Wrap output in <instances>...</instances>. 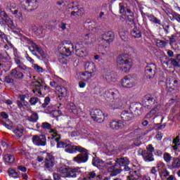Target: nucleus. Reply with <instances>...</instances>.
<instances>
[{"label":"nucleus","instance_id":"nucleus-1","mask_svg":"<svg viewBox=\"0 0 180 180\" xmlns=\"http://www.w3.org/2000/svg\"><path fill=\"white\" fill-rule=\"evenodd\" d=\"M46 133L51 134V137H48V139H54V141H56L57 143L58 148H67V147H71V141L68 140L60 141V140H61V136L56 132V130L53 129V126L49 122H46ZM55 137L57 138L54 139Z\"/></svg>","mask_w":180,"mask_h":180},{"label":"nucleus","instance_id":"nucleus-2","mask_svg":"<svg viewBox=\"0 0 180 180\" xmlns=\"http://www.w3.org/2000/svg\"><path fill=\"white\" fill-rule=\"evenodd\" d=\"M71 50H74V45L72 44H69L68 46H62L59 48L58 51L60 54L58 56V61L60 64H67V58H65L66 56H70Z\"/></svg>","mask_w":180,"mask_h":180},{"label":"nucleus","instance_id":"nucleus-3","mask_svg":"<svg viewBox=\"0 0 180 180\" xmlns=\"http://www.w3.org/2000/svg\"><path fill=\"white\" fill-rule=\"evenodd\" d=\"M76 150H77L78 153L80 154L77 155L76 157L74 158L73 160L77 164H82L86 162L88 160H89V153L88 150L82 147H76Z\"/></svg>","mask_w":180,"mask_h":180},{"label":"nucleus","instance_id":"nucleus-4","mask_svg":"<svg viewBox=\"0 0 180 180\" xmlns=\"http://www.w3.org/2000/svg\"><path fill=\"white\" fill-rule=\"evenodd\" d=\"M117 64L124 74L129 72L131 68V63L125 58L124 55H120L117 58Z\"/></svg>","mask_w":180,"mask_h":180},{"label":"nucleus","instance_id":"nucleus-5","mask_svg":"<svg viewBox=\"0 0 180 180\" xmlns=\"http://www.w3.org/2000/svg\"><path fill=\"white\" fill-rule=\"evenodd\" d=\"M157 73V65L151 63L145 68V77L146 79H153Z\"/></svg>","mask_w":180,"mask_h":180},{"label":"nucleus","instance_id":"nucleus-6","mask_svg":"<svg viewBox=\"0 0 180 180\" xmlns=\"http://www.w3.org/2000/svg\"><path fill=\"white\" fill-rule=\"evenodd\" d=\"M157 103V97L151 95V94H146L142 100V104L145 108L147 109H150L153 106Z\"/></svg>","mask_w":180,"mask_h":180},{"label":"nucleus","instance_id":"nucleus-7","mask_svg":"<svg viewBox=\"0 0 180 180\" xmlns=\"http://www.w3.org/2000/svg\"><path fill=\"white\" fill-rule=\"evenodd\" d=\"M90 115L93 120H94V122H97V123H102L105 119L103 112L99 109L91 110Z\"/></svg>","mask_w":180,"mask_h":180},{"label":"nucleus","instance_id":"nucleus-8","mask_svg":"<svg viewBox=\"0 0 180 180\" xmlns=\"http://www.w3.org/2000/svg\"><path fill=\"white\" fill-rule=\"evenodd\" d=\"M113 40H115V32L112 31H108L103 34L101 38V41H103V43H105L109 46V44H110Z\"/></svg>","mask_w":180,"mask_h":180},{"label":"nucleus","instance_id":"nucleus-9","mask_svg":"<svg viewBox=\"0 0 180 180\" xmlns=\"http://www.w3.org/2000/svg\"><path fill=\"white\" fill-rule=\"evenodd\" d=\"M44 85V82L42 79H39L38 81L32 82V86H33V92L34 94H39L40 96L41 95V91H43V86Z\"/></svg>","mask_w":180,"mask_h":180},{"label":"nucleus","instance_id":"nucleus-10","mask_svg":"<svg viewBox=\"0 0 180 180\" xmlns=\"http://www.w3.org/2000/svg\"><path fill=\"white\" fill-rule=\"evenodd\" d=\"M32 142L35 146H46V135H34L32 136Z\"/></svg>","mask_w":180,"mask_h":180},{"label":"nucleus","instance_id":"nucleus-11","mask_svg":"<svg viewBox=\"0 0 180 180\" xmlns=\"http://www.w3.org/2000/svg\"><path fill=\"white\" fill-rule=\"evenodd\" d=\"M53 167H54V156L50 153H47L46 158V168L50 172H53Z\"/></svg>","mask_w":180,"mask_h":180},{"label":"nucleus","instance_id":"nucleus-12","mask_svg":"<svg viewBox=\"0 0 180 180\" xmlns=\"http://www.w3.org/2000/svg\"><path fill=\"white\" fill-rule=\"evenodd\" d=\"M127 104V101L124 98H115V101H112L113 109H122L124 108Z\"/></svg>","mask_w":180,"mask_h":180},{"label":"nucleus","instance_id":"nucleus-13","mask_svg":"<svg viewBox=\"0 0 180 180\" xmlns=\"http://www.w3.org/2000/svg\"><path fill=\"white\" fill-rule=\"evenodd\" d=\"M121 119L124 122H130L134 119V115L129 110H124L121 112Z\"/></svg>","mask_w":180,"mask_h":180},{"label":"nucleus","instance_id":"nucleus-14","mask_svg":"<svg viewBox=\"0 0 180 180\" xmlns=\"http://www.w3.org/2000/svg\"><path fill=\"white\" fill-rule=\"evenodd\" d=\"M105 95H107L108 98H110V99L112 98L114 101H116V99L120 96L119 91L116 89H109L108 91H105Z\"/></svg>","mask_w":180,"mask_h":180},{"label":"nucleus","instance_id":"nucleus-15","mask_svg":"<svg viewBox=\"0 0 180 180\" xmlns=\"http://www.w3.org/2000/svg\"><path fill=\"white\" fill-rule=\"evenodd\" d=\"M82 171H81V168H70L69 170V174H68V178H77V176H79V175H82Z\"/></svg>","mask_w":180,"mask_h":180},{"label":"nucleus","instance_id":"nucleus-16","mask_svg":"<svg viewBox=\"0 0 180 180\" xmlns=\"http://www.w3.org/2000/svg\"><path fill=\"white\" fill-rule=\"evenodd\" d=\"M110 129L112 130H119V129H123L124 127V124H123V121H111L109 124Z\"/></svg>","mask_w":180,"mask_h":180},{"label":"nucleus","instance_id":"nucleus-17","mask_svg":"<svg viewBox=\"0 0 180 180\" xmlns=\"http://www.w3.org/2000/svg\"><path fill=\"white\" fill-rule=\"evenodd\" d=\"M84 69L86 70V74H94L96 71L95 63L94 62H86L84 64Z\"/></svg>","mask_w":180,"mask_h":180},{"label":"nucleus","instance_id":"nucleus-18","mask_svg":"<svg viewBox=\"0 0 180 180\" xmlns=\"http://www.w3.org/2000/svg\"><path fill=\"white\" fill-rule=\"evenodd\" d=\"M141 155H142L146 162H151L154 161V155H153V153H150L144 150H142Z\"/></svg>","mask_w":180,"mask_h":180},{"label":"nucleus","instance_id":"nucleus-19","mask_svg":"<svg viewBox=\"0 0 180 180\" xmlns=\"http://www.w3.org/2000/svg\"><path fill=\"white\" fill-rule=\"evenodd\" d=\"M122 86L124 88H133L134 86V82H133V79L129 77H124L121 82Z\"/></svg>","mask_w":180,"mask_h":180},{"label":"nucleus","instance_id":"nucleus-20","mask_svg":"<svg viewBox=\"0 0 180 180\" xmlns=\"http://www.w3.org/2000/svg\"><path fill=\"white\" fill-rule=\"evenodd\" d=\"M25 8H27V11H34V9H37V0H27Z\"/></svg>","mask_w":180,"mask_h":180},{"label":"nucleus","instance_id":"nucleus-21","mask_svg":"<svg viewBox=\"0 0 180 180\" xmlns=\"http://www.w3.org/2000/svg\"><path fill=\"white\" fill-rule=\"evenodd\" d=\"M24 130L25 128H23V126L22 124H18L13 131L15 135V137H17V139H20V137L23 136Z\"/></svg>","mask_w":180,"mask_h":180},{"label":"nucleus","instance_id":"nucleus-22","mask_svg":"<svg viewBox=\"0 0 180 180\" xmlns=\"http://www.w3.org/2000/svg\"><path fill=\"white\" fill-rule=\"evenodd\" d=\"M163 167H164V165L158 164L157 168H158L160 178H162V175L165 177L169 176V172H168L167 169H162Z\"/></svg>","mask_w":180,"mask_h":180},{"label":"nucleus","instance_id":"nucleus-23","mask_svg":"<svg viewBox=\"0 0 180 180\" xmlns=\"http://www.w3.org/2000/svg\"><path fill=\"white\" fill-rule=\"evenodd\" d=\"M56 91L58 92V98L60 101H63V98L67 96V89L64 86H56Z\"/></svg>","mask_w":180,"mask_h":180},{"label":"nucleus","instance_id":"nucleus-24","mask_svg":"<svg viewBox=\"0 0 180 180\" xmlns=\"http://www.w3.org/2000/svg\"><path fill=\"white\" fill-rule=\"evenodd\" d=\"M11 75L15 77V79H22V78H23L24 77L23 73L19 71V69L18 68H15L11 70Z\"/></svg>","mask_w":180,"mask_h":180},{"label":"nucleus","instance_id":"nucleus-25","mask_svg":"<svg viewBox=\"0 0 180 180\" xmlns=\"http://www.w3.org/2000/svg\"><path fill=\"white\" fill-rule=\"evenodd\" d=\"M116 162L120 165V167H124L130 164V160H129L127 158H117Z\"/></svg>","mask_w":180,"mask_h":180},{"label":"nucleus","instance_id":"nucleus-26","mask_svg":"<svg viewBox=\"0 0 180 180\" xmlns=\"http://www.w3.org/2000/svg\"><path fill=\"white\" fill-rule=\"evenodd\" d=\"M131 36L134 37V39H141L142 33L140 29L137 27H134L131 31Z\"/></svg>","mask_w":180,"mask_h":180},{"label":"nucleus","instance_id":"nucleus-27","mask_svg":"<svg viewBox=\"0 0 180 180\" xmlns=\"http://www.w3.org/2000/svg\"><path fill=\"white\" fill-rule=\"evenodd\" d=\"M46 110V113L51 115L52 117H57L58 116V110H56V108L53 105L48 106Z\"/></svg>","mask_w":180,"mask_h":180},{"label":"nucleus","instance_id":"nucleus-28","mask_svg":"<svg viewBox=\"0 0 180 180\" xmlns=\"http://www.w3.org/2000/svg\"><path fill=\"white\" fill-rule=\"evenodd\" d=\"M129 112L135 116H140V109L137 107V104H132L129 107Z\"/></svg>","mask_w":180,"mask_h":180},{"label":"nucleus","instance_id":"nucleus-29","mask_svg":"<svg viewBox=\"0 0 180 180\" xmlns=\"http://www.w3.org/2000/svg\"><path fill=\"white\" fill-rule=\"evenodd\" d=\"M70 168L67 166L61 167L59 169V172L63 175V178H68V174L70 172Z\"/></svg>","mask_w":180,"mask_h":180},{"label":"nucleus","instance_id":"nucleus-30","mask_svg":"<svg viewBox=\"0 0 180 180\" xmlns=\"http://www.w3.org/2000/svg\"><path fill=\"white\" fill-rule=\"evenodd\" d=\"M14 60H15V64L18 65L17 68L18 70H19V68L20 70H23L24 71H26V70H29V68H27L26 65H25L23 62H22V60H19V58H15Z\"/></svg>","mask_w":180,"mask_h":180},{"label":"nucleus","instance_id":"nucleus-31","mask_svg":"<svg viewBox=\"0 0 180 180\" xmlns=\"http://www.w3.org/2000/svg\"><path fill=\"white\" fill-rule=\"evenodd\" d=\"M129 180H138L140 179V174L137 173V171H130L129 176H127Z\"/></svg>","mask_w":180,"mask_h":180},{"label":"nucleus","instance_id":"nucleus-32","mask_svg":"<svg viewBox=\"0 0 180 180\" xmlns=\"http://www.w3.org/2000/svg\"><path fill=\"white\" fill-rule=\"evenodd\" d=\"M34 33L37 36H38L39 38L44 37V36H45L44 31L43 30V27H34Z\"/></svg>","mask_w":180,"mask_h":180},{"label":"nucleus","instance_id":"nucleus-33","mask_svg":"<svg viewBox=\"0 0 180 180\" xmlns=\"http://www.w3.org/2000/svg\"><path fill=\"white\" fill-rule=\"evenodd\" d=\"M179 81L175 79L172 82H167V88H170V89H172L175 91L176 89H178L179 86Z\"/></svg>","mask_w":180,"mask_h":180},{"label":"nucleus","instance_id":"nucleus-34","mask_svg":"<svg viewBox=\"0 0 180 180\" xmlns=\"http://www.w3.org/2000/svg\"><path fill=\"white\" fill-rule=\"evenodd\" d=\"M117 78V75L115 72H110L105 76V79L108 82H115Z\"/></svg>","mask_w":180,"mask_h":180},{"label":"nucleus","instance_id":"nucleus-35","mask_svg":"<svg viewBox=\"0 0 180 180\" xmlns=\"http://www.w3.org/2000/svg\"><path fill=\"white\" fill-rule=\"evenodd\" d=\"M8 58L9 55L6 51H3L0 53V63H6Z\"/></svg>","mask_w":180,"mask_h":180},{"label":"nucleus","instance_id":"nucleus-36","mask_svg":"<svg viewBox=\"0 0 180 180\" xmlns=\"http://www.w3.org/2000/svg\"><path fill=\"white\" fill-rule=\"evenodd\" d=\"M146 16L150 22H153V23L161 25V20H159L158 18H157V17L151 14L146 15Z\"/></svg>","mask_w":180,"mask_h":180},{"label":"nucleus","instance_id":"nucleus-37","mask_svg":"<svg viewBox=\"0 0 180 180\" xmlns=\"http://www.w3.org/2000/svg\"><path fill=\"white\" fill-rule=\"evenodd\" d=\"M161 106L157 105L156 106H155L153 108V109H152L147 115H146V117H153V116H154V115H155L157 113V112H158L160 109Z\"/></svg>","mask_w":180,"mask_h":180},{"label":"nucleus","instance_id":"nucleus-38","mask_svg":"<svg viewBox=\"0 0 180 180\" xmlns=\"http://www.w3.org/2000/svg\"><path fill=\"white\" fill-rule=\"evenodd\" d=\"M4 160L6 162H8V164H13L15 162V156L11 154H6L4 157Z\"/></svg>","mask_w":180,"mask_h":180},{"label":"nucleus","instance_id":"nucleus-39","mask_svg":"<svg viewBox=\"0 0 180 180\" xmlns=\"http://www.w3.org/2000/svg\"><path fill=\"white\" fill-rule=\"evenodd\" d=\"M4 22H5L6 25H7V26L10 27V29H16V26L15 25V23H13V20L11 19V18H7L4 20Z\"/></svg>","mask_w":180,"mask_h":180},{"label":"nucleus","instance_id":"nucleus-40","mask_svg":"<svg viewBox=\"0 0 180 180\" xmlns=\"http://www.w3.org/2000/svg\"><path fill=\"white\" fill-rule=\"evenodd\" d=\"M27 41H28V44H30L29 47L30 51H32V53H34V51L37 50L39 46L34 44V42H33L32 39H28Z\"/></svg>","mask_w":180,"mask_h":180},{"label":"nucleus","instance_id":"nucleus-41","mask_svg":"<svg viewBox=\"0 0 180 180\" xmlns=\"http://www.w3.org/2000/svg\"><path fill=\"white\" fill-rule=\"evenodd\" d=\"M169 61H170L171 65L174 68H180V59L169 58Z\"/></svg>","mask_w":180,"mask_h":180},{"label":"nucleus","instance_id":"nucleus-42","mask_svg":"<svg viewBox=\"0 0 180 180\" xmlns=\"http://www.w3.org/2000/svg\"><path fill=\"white\" fill-rule=\"evenodd\" d=\"M172 169L180 168V159L179 158H174L171 165Z\"/></svg>","mask_w":180,"mask_h":180},{"label":"nucleus","instance_id":"nucleus-43","mask_svg":"<svg viewBox=\"0 0 180 180\" xmlns=\"http://www.w3.org/2000/svg\"><path fill=\"white\" fill-rule=\"evenodd\" d=\"M76 54L79 56V57H86V50L85 48L76 49Z\"/></svg>","mask_w":180,"mask_h":180},{"label":"nucleus","instance_id":"nucleus-44","mask_svg":"<svg viewBox=\"0 0 180 180\" xmlns=\"http://www.w3.org/2000/svg\"><path fill=\"white\" fill-rule=\"evenodd\" d=\"M69 147H71V148H68L65 149V151L66 153H69V154H72V153H77V151H78V150H76L75 148L82 147V146H72L71 145V146H69Z\"/></svg>","mask_w":180,"mask_h":180},{"label":"nucleus","instance_id":"nucleus-45","mask_svg":"<svg viewBox=\"0 0 180 180\" xmlns=\"http://www.w3.org/2000/svg\"><path fill=\"white\" fill-rule=\"evenodd\" d=\"M28 120L30 122H32L33 123L37 122V120H39V115H37L36 112L32 113V115L28 118Z\"/></svg>","mask_w":180,"mask_h":180},{"label":"nucleus","instance_id":"nucleus-46","mask_svg":"<svg viewBox=\"0 0 180 180\" xmlns=\"http://www.w3.org/2000/svg\"><path fill=\"white\" fill-rule=\"evenodd\" d=\"M156 46H157V47H159L160 49H164V47H165V46H167V42H165V41H162L161 39H157Z\"/></svg>","mask_w":180,"mask_h":180},{"label":"nucleus","instance_id":"nucleus-47","mask_svg":"<svg viewBox=\"0 0 180 180\" xmlns=\"http://www.w3.org/2000/svg\"><path fill=\"white\" fill-rule=\"evenodd\" d=\"M8 175L12 178H18L19 176L18 172H16V171L13 169H8Z\"/></svg>","mask_w":180,"mask_h":180},{"label":"nucleus","instance_id":"nucleus-48","mask_svg":"<svg viewBox=\"0 0 180 180\" xmlns=\"http://www.w3.org/2000/svg\"><path fill=\"white\" fill-rule=\"evenodd\" d=\"M9 16L8 15V14H6V12H5V11L0 9V20L1 19V20H5Z\"/></svg>","mask_w":180,"mask_h":180},{"label":"nucleus","instance_id":"nucleus-49","mask_svg":"<svg viewBox=\"0 0 180 180\" xmlns=\"http://www.w3.org/2000/svg\"><path fill=\"white\" fill-rule=\"evenodd\" d=\"M92 33H91L89 30H86V33H83L82 34V37L84 39V40H89V37H91Z\"/></svg>","mask_w":180,"mask_h":180},{"label":"nucleus","instance_id":"nucleus-50","mask_svg":"<svg viewBox=\"0 0 180 180\" xmlns=\"http://www.w3.org/2000/svg\"><path fill=\"white\" fill-rule=\"evenodd\" d=\"M112 171L110 173V176H116V175H118V174H120V172H122V171H123V169H113L112 168Z\"/></svg>","mask_w":180,"mask_h":180},{"label":"nucleus","instance_id":"nucleus-51","mask_svg":"<svg viewBox=\"0 0 180 180\" xmlns=\"http://www.w3.org/2000/svg\"><path fill=\"white\" fill-rule=\"evenodd\" d=\"M32 68H34V71L37 72H43L44 70H43V68L39 66L37 64H33L32 65Z\"/></svg>","mask_w":180,"mask_h":180},{"label":"nucleus","instance_id":"nucleus-52","mask_svg":"<svg viewBox=\"0 0 180 180\" xmlns=\"http://www.w3.org/2000/svg\"><path fill=\"white\" fill-rule=\"evenodd\" d=\"M163 158L167 162H171V160H172V156H171L169 153H165L163 155Z\"/></svg>","mask_w":180,"mask_h":180},{"label":"nucleus","instance_id":"nucleus-53","mask_svg":"<svg viewBox=\"0 0 180 180\" xmlns=\"http://www.w3.org/2000/svg\"><path fill=\"white\" fill-rule=\"evenodd\" d=\"M4 82L6 84H13L15 82V79L12 78L11 76L8 75L4 77Z\"/></svg>","mask_w":180,"mask_h":180},{"label":"nucleus","instance_id":"nucleus-54","mask_svg":"<svg viewBox=\"0 0 180 180\" xmlns=\"http://www.w3.org/2000/svg\"><path fill=\"white\" fill-rule=\"evenodd\" d=\"M107 165H113L112 167V168H116V167L117 166V163L116 162L115 160L113 159H110V160H108L106 162Z\"/></svg>","mask_w":180,"mask_h":180},{"label":"nucleus","instance_id":"nucleus-55","mask_svg":"<svg viewBox=\"0 0 180 180\" xmlns=\"http://www.w3.org/2000/svg\"><path fill=\"white\" fill-rule=\"evenodd\" d=\"M134 14H130L127 16L128 22L131 23V25H134Z\"/></svg>","mask_w":180,"mask_h":180},{"label":"nucleus","instance_id":"nucleus-56","mask_svg":"<svg viewBox=\"0 0 180 180\" xmlns=\"http://www.w3.org/2000/svg\"><path fill=\"white\" fill-rule=\"evenodd\" d=\"M37 102H39V98L37 97H32L30 99V103L31 105H35Z\"/></svg>","mask_w":180,"mask_h":180},{"label":"nucleus","instance_id":"nucleus-57","mask_svg":"<svg viewBox=\"0 0 180 180\" xmlns=\"http://www.w3.org/2000/svg\"><path fill=\"white\" fill-rule=\"evenodd\" d=\"M13 14L15 15V18H18V19H22V13L19 12L18 10H15Z\"/></svg>","mask_w":180,"mask_h":180},{"label":"nucleus","instance_id":"nucleus-58","mask_svg":"<svg viewBox=\"0 0 180 180\" xmlns=\"http://www.w3.org/2000/svg\"><path fill=\"white\" fill-rule=\"evenodd\" d=\"M119 7H120V13L122 15L123 13H124V4H123V3H120L119 4Z\"/></svg>","mask_w":180,"mask_h":180},{"label":"nucleus","instance_id":"nucleus-59","mask_svg":"<svg viewBox=\"0 0 180 180\" xmlns=\"http://www.w3.org/2000/svg\"><path fill=\"white\" fill-rule=\"evenodd\" d=\"M158 171V168L155 167H153L150 169V174L154 175L155 176H157V172Z\"/></svg>","mask_w":180,"mask_h":180},{"label":"nucleus","instance_id":"nucleus-60","mask_svg":"<svg viewBox=\"0 0 180 180\" xmlns=\"http://www.w3.org/2000/svg\"><path fill=\"white\" fill-rule=\"evenodd\" d=\"M94 178H96V173L94 171L89 172V179H94Z\"/></svg>","mask_w":180,"mask_h":180},{"label":"nucleus","instance_id":"nucleus-61","mask_svg":"<svg viewBox=\"0 0 180 180\" xmlns=\"http://www.w3.org/2000/svg\"><path fill=\"white\" fill-rule=\"evenodd\" d=\"M98 164H99V159L98 158H94L92 160V165L94 167H98Z\"/></svg>","mask_w":180,"mask_h":180},{"label":"nucleus","instance_id":"nucleus-62","mask_svg":"<svg viewBox=\"0 0 180 180\" xmlns=\"http://www.w3.org/2000/svg\"><path fill=\"white\" fill-rule=\"evenodd\" d=\"M78 49H84V45H82V41L77 42L75 44V50H78Z\"/></svg>","mask_w":180,"mask_h":180},{"label":"nucleus","instance_id":"nucleus-63","mask_svg":"<svg viewBox=\"0 0 180 180\" xmlns=\"http://www.w3.org/2000/svg\"><path fill=\"white\" fill-rule=\"evenodd\" d=\"M19 98H20V102H22L23 105H26V103H27V102H26V101H25V99L26 98V96H25V95H20Z\"/></svg>","mask_w":180,"mask_h":180},{"label":"nucleus","instance_id":"nucleus-64","mask_svg":"<svg viewBox=\"0 0 180 180\" xmlns=\"http://www.w3.org/2000/svg\"><path fill=\"white\" fill-rule=\"evenodd\" d=\"M146 151L148 153H154V147H153V145L150 144L146 147Z\"/></svg>","mask_w":180,"mask_h":180}]
</instances>
